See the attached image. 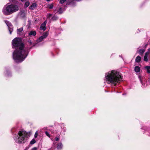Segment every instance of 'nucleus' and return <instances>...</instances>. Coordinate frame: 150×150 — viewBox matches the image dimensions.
I'll return each mask as SVG.
<instances>
[{"label":"nucleus","instance_id":"c9c22d12","mask_svg":"<svg viewBox=\"0 0 150 150\" xmlns=\"http://www.w3.org/2000/svg\"><path fill=\"white\" fill-rule=\"evenodd\" d=\"M23 0H21V1H23Z\"/></svg>","mask_w":150,"mask_h":150},{"label":"nucleus","instance_id":"0eeeda50","mask_svg":"<svg viewBox=\"0 0 150 150\" xmlns=\"http://www.w3.org/2000/svg\"><path fill=\"white\" fill-rule=\"evenodd\" d=\"M46 21H45L43 23H42L40 27V30H45L46 29L45 27L46 24Z\"/></svg>","mask_w":150,"mask_h":150},{"label":"nucleus","instance_id":"9b49d317","mask_svg":"<svg viewBox=\"0 0 150 150\" xmlns=\"http://www.w3.org/2000/svg\"><path fill=\"white\" fill-rule=\"evenodd\" d=\"M48 35V33L47 32H45L42 35V37H43V38L45 39L46 38V37H47Z\"/></svg>","mask_w":150,"mask_h":150},{"label":"nucleus","instance_id":"bb28decb","mask_svg":"<svg viewBox=\"0 0 150 150\" xmlns=\"http://www.w3.org/2000/svg\"><path fill=\"white\" fill-rule=\"evenodd\" d=\"M55 140L56 141H58V140H59V138H58V137H56L55 138Z\"/></svg>","mask_w":150,"mask_h":150},{"label":"nucleus","instance_id":"a211bd4d","mask_svg":"<svg viewBox=\"0 0 150 150\" xmlns=\"http://www.w3.org/2000/svg\"><path fill=\"white\" fill-rule=\"evenodd\" d=\"M58 18L55 16H54L52 18V21H55V20H57Z\"/></svg>","mask_w":150,"mask_h":150},{"label":"nucleus","instance_id":"f03ea898","mask_svg":"<svg viewBox=\"0 0 150 150\" xmlns=\"http://www.w3.org/2000/svg\"><path fill=\"white\" fill-rule=\"evenodd\" d=\"M105 81L108 84L112 83L115 85L122 80L120 73L116 70H112L105 73Z\"/></svg>","mask_w":150,"mask_h":150},{"label":"nucleus","instance_id":"b1692460","mask_svg":"<svg viewBox=\"0 0 150 150\" xmlns=\"http://www.w3.org/2000/svg\"><path fill=\"white\" fill-rule=\"evenodd\" d=\"M52 15L51 14H48L47 15V18H50L51 17Z\"/></svg>","mask_w":150,"mask_h":150},{"label":"nucleus","instance_id":"cd10ccee","mask_svg":"<svg viewBox=\"0 0 150 150\" xmlns=\"http://www.w3.org/2000/svg\"><path fill=\"white\" fill-rule=\"evenodd\" d=\"M28 42L29 43V44H30V45H31L32 42L30 40L28 41Z\"/></svg>","mask_w":150,"mask_h":150},{"label":"nucleus","instance_id":"f8f14e48","mask_svg":"<svg viewBox=\"0 0 150 150\" xmlns=\"http://www.w3.org/2000/svg\"><path fill=\"white\" fill-rule=\"evenodd\" d=\"M140 68L138 66L135 67L134 68V70L136 72H139L140 71Z\"/></svg>","mask_w":150,"mask_h":150},{"label":"nucleus","instance_id":"a878e982","mask_svg":"<svg viewBox=\"0 0 150 150\" xmlns=\"http://www.w3.org/2000/svg\"><path fill=\"white\" fill-rule=\"evenodd\" d=\"M62 8H59L58 12L59 13H61V11H62Z\"/></svg>","mask_w":150,"mask_h":150},{"label":"nucleus","instance_id":"7ed1b4c3","mask_svg":"<svg viewBox=\"0 0 150 150\" xmlns=\"http://www.w3.org/2000/svg\"><path fill=\"white\" fill-rule=\"evenodd\" d=\"M28 137L27 132L22 130L18 132V135L14 138V139L17 143H23L26 142Z\"/></svg>","mask_w":150,"mask_h":150},{"label":"nucleus","instance_id":"f704fd0d","mask_svg":"<svg viewBox=\"0 0 150 150\" xmlns=\"http://www.w3.org/2000/svg\"><path fill=\"white\" fill-rule=\"evenodd\" d=\"M147 44H146V45H145V46L146 47L147 46Z\"/></svg>","mask_w":150,"mask_h":150},{"label":"nucleus","instance_id":"1a4fd4ad","mask_svg":"<svg viewBox=\"0 0 150 150\" xmlns=\"http://www.w3.org/2000/svg\"><path fill=\"white\" fill-rule=\"evenodd\" d=\"M36 34V32L35 30H31L29 33L28 35L29 36H35Z\"/></svg>","mask_w":150,"mask_h":150},{"label":"nucleus","instance_id":"ddd939ff","mask_svg":"<svg viewBox=\"0 0 150 150\" xmlns=\"http://www.w3.org/2000/svg\"><path fill=\"white\" fill-rule=\"evenodd\" d=\"M44 39L43 37L41 36L37 40V41L38 42H39L42 41Z\"/></svg>","mask_w":150,"mask_h":150},{"label":"nucleus","instance_id":"c756f323","mask_svg":"<svg viewBox=\"0 0 150 150\" xmlns=\"http://www.w3.org/2000/svg\"><path fill=\"white\" fill-rule=\"evenodd\" d=\"M144 52V50H141V53L142 52V53H143V52Z\"/></svg>","mask_w":150,"mask_h":150},{"label":"nucleus","instance_id":"20e7f679","mask_svg":"<svg viewBox=\"0 0 150 150\" xmlns=\"http://www.w3.org/2000/svg\"><path fill=\"white\" fill-rule=\"evenodd\" d=\"M19 10L18 5L11 4L7 6H5L3 9V12L5 15H8L17 11Z\"/></svg>","mask_w":150,"mask_h":150},{"label":"nucleus","instance_id":"72a5a7b5","mask_svg":"<svg viewBox=\"0 0 150 150\" xmlns=\"http://www.w3.org/2000/svg\"><path fill=\"white\" fill-rule=\"evenodd\" d=\"M139 78L140 80H141V79H140V76H139Z\"/></svg>","mask_w":150,"mask_h":150},{"label":"nucleus","instance_id":"4be33fe9","mask_svg":"<svg viewBox=\"0 0 150 150\" xmlns=\"http://www.w3.org/2000/svg\"><path fill=\"white\" fill-rule=\"evenodd\" d=\"M45 134L46 135H47V136H48L49 137H50V134H49V133L47 131L45 132Z\"/></svg>","mask_w":150,"mask_h":150},{"label":"nucleus","instance_id":"f257e3e1","mask_svg":"<svg viewBox=\"0 0 150 150\" xmlns=\"http://www.w3.org/2000/svg\"><path fill=\"white\" fill-rule=\"evenodd\" d=\"M13 48L16 49L13 53V57L15 61L21 62L24 60L28 53V49L25 48L21 38H16L12 42Z\"/></svg>","mask_w":150,"mask_h":150},{"label":"nucleus","instance_id":"412c9836","mask_svg":"<svg viewBox=\"0 0 150 150\" xmlns=\"http://www.w3.org/2000/svg\"><path fill=\"white\" fill-rule=\"evenodd\" d=\"M38 131H37L35 132V135H34L35 137V138H37L38 136Z\"/></svg>","mask_w":150,"mask_h":150},{"label":"nucleus","instance_id":"aec40b11","mask_svg":"<svg viewBox=\"0 0 150 150\" xmlns=\"http://www.w3.org/2000/svg\"><path fill=\"white\" fill-rule=\"evenodd\" d=\"M48 7L50 9H52L53 7V5L52 4H50L48 5Z\"/></svg>","mask_w":150,"mask_h":150},{"label":"nucleus","instance_id":"4468645a","mask_svg":"<svg viewBox=\"0 0 150 150\" xmlns=\"http://www.w3.org/2000/svg\"><path fill=\"white\" fill-rule=\"evenodd\" d=\"M23 27H21V28L17 29V33L19 34L21 33V32L23 30Z\"/></svg>","mask_w":150,"mask_h":150},{"label":"nucleus","instance_id":"6ab92c4d","mask_svg":"<svg viewBox=\"0 0 150 150\" xmlns=\"http://www.w3.org/2000/svg\"><path fill=\"white\" fill-rule=\"evenodd\" d=\"M36 142L35 140L34 139H33L32 140L30 141V144H34Z\"/></svg>","mask_w":150,"mask_h":150},{"label":"nucleus","instance_id":"5701e85b","mask_svg":"<svg viewBox=\"0 0 150 150\" xmlns=\"http://www.w3.org/2000/svg\"><path fill=\"white\" fill-rule=\"evenodd\" d=\"M12 1L13 3L17 4V1L14 0H12Z\"/></svg>","mask_w":150,"mask_h":150},{"label":"nucleus","instance_id":"2eb2a0df","mask_svg":"<svg viewBox=\"0 0 150 150\" xmlns=\"http://www.w3.org/2000/svg\"><path fill=\"white\" fill-rule=\"evenodd\" d=\"M136 62H140L141 60V57L139 56H138L136 58Z\"/></svg>","mask_w":150,"mask_h":150},{"label":"nucleus","instance_id":"f3484780","mask_svg":"<svg viewBox=\"0 0 150 150\" xmlns=\"http://www.w3.org/2000/svg\"><path fill=\"white\" fill-rule=\"evenodd\" d=\"M30 5V2L29 1L25 2V7L26 8L28 7Z\"/></svg>","mask_w":150,"mask_h":150},{"label":"nucleus","instance_id":"423d86ee","mask_svg":"<svg viewBox=\"0 0 150 150\" xmlns=\"http://www.w3.org/2000/svg\"><path fill=\"white\" fill-rule=\"evenodd\" d=\"M150 53V49L148 50V51L145 53L144 58V60L145 62L148 61V57L149 54Z\"/></svg>","mask_w":150,"mask_h":150},{"label":"nucleus","instance_id":"7c9ffc66","mask_svg":"<svg viewBox=\"0 0 150 150\" xmlns=\"http://www.w3.org/2000/svg\"><path fill=\"white\" fill-rule=\"evenodd\" d=\"M8 72H9V71H8H8H6V73L5 74H7V73Z\"/></svg>","mask_w":150,"mask_h":150},{"label":"nucleus","instance_id":"9d476101","mask_svg":"<svg viewBox=\"0 0 150 150\" xmlns=\"http://www.w3.org/2000/svg\"><path fill=\"white\" fill-rule=\"evenodd\" d=\"M63 147L62 143H59L57 144V148L58 149H61Z\"/></svg>","mask_w":150,"mask_h":150},{"label":"nucleus","instance_id":"c85d7f7f","mask_svg":"<svg viewBox=\"0 0 150 150\" xmlns=\"http://www.w3.org/2000/svg\"><path fill=\"white\" fill-rule=\"evenodd\" d=\"M37 149V148L36 147H34L33 149V150H36Z\"/></svg>","mask_w":150,"mask_h":150},{"label":"nucleus","instance_id":"2f4dec72","mask_svg":"<svg viewBox=\"0 0 150 150\" xmlns=\"http://www.w3.org/2000/svg\"><path fill=\"white\" fill-rule=\"evenodd\" d=\"M141 51V50L140 49H139V52H140V51Z\"/></svg>","mask_w":150,"mask_h":150},{"label":"nucleus","instance_id":"dca6fc26","mask_svg":"<svg viewBox=\"0 0 150 150\" xmlns=\"http://www.w3.org/2000/svg\"><path fill=\"white\" fill-rule=\"evenodd\" d=\"M145 68L146 69L147 72L149 73H150V66H146Z\"/></svg>","mask_w":150,"mask_h":150},{"label":"nucleus","instance_id":"393cba45","mask_svg":"<svg viewBox=\"0 0 150 150\" xmlns=\"http://www.w3.org/2000/svg\"><path fill=\"white\" fill-rule=\"evenodd\" d=\"M66 0H60V3L61 4H63L64 3V1H66Z\"/></svg>","mask_w":150,"mask_h":150},{"label":"nucleus","instance_id":"6e6552de","mask_svg":"<svg viewBox=\"0 0 150 150\" xmlns=\"http://www.w3.org/2000/svg\"><path fill=\"white\" fill-rule=\"evenodd\" d=\"M37 4L35 3H33L29 7L30 9L31 10L34 9L37 6Z\"/></svg>","mask_w":150,"mask_h":150},{"label":"nucleus","instance_id":"473e14b6","mask_svg":"<svg viewBox=\"0 0 150 150\" xmlns=\"http://www.w3.org/2000/svg\"><path fill=\"white\" fill-rule=\"evenodd\" d=\"M47 1H49L50 0H46Z\"/></svg>","mask_w":150,"mask_h":150},{"label":"nucleus","instance_id":"39448f33","mask_svg":"<svg viewBox=\"0 0 150 150\" xmlns=\"http://www.w3.org/2000/svg\"><path fill=\"white\" fill-rule=\"evenodd\" d=\"M5 22L8 27L10 34H11L13 31V27L12 25H11V23L8 21H6Z\"/></svg>","mask_w":150,"mask_h":150}]
</instances>
